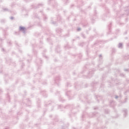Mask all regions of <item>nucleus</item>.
<instances>
[{
  "label": "nucleus",
  "mask_w": 129,
  "mask_h": 129,
  "mask_svg": "<svg viewBox=\"0 0 129 129\" xmlns=\"http://www.w3.org/2000/svg\"><path fill=\"white\" fill-rule=\"evenodd\" d=\"M20 31H24V30H25V28L24 27H20Z\"/></svg>",
  "instance_id": "1"
}]
</instances>
